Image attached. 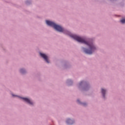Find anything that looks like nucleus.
<instances>
[{
	"instance_id": "9",
	"label": "nucleus",
	"mask_w": 125,
	"mask_h": 125,
	"mask_svg": "<svg viewBox=\"0 0 125 125\" xmlns=\"http://www.w3.org/2000/svg\"><path fill=\"white\" fill-rule=\"evenodd\" d=\"M83 82H81L80 83V85H82V84H83Z\"/></svg>"
},
{
	"instance_id": "11",
	"label": "nucleus",
	"mask_w": 125,
	"mask_h": 125,
	"mask_svg": "<svg viewBox=\"0 0 125 125\" xmlns=\"http://www.w3.org/2000/svg\"><path fill=\"white\" fill-rule=\"evenodd\" d=\"M77 102H78V103H80V100H77Z\"/></svg>"
},
{
	"instance_id": "6",
	"label": "nucleus",
	"mask_w": 125,
	"mask_h": 125,
	"mask_svg": "<svg viewBox=\"0 0 125 125\" xmlns=\"http://www.w3.org/2000/svg\"><path fill=\"white\" fill-rule=\"evenodd\" d=\"M101 91H102V93L103 94V96L104 98H105V93L106 92V90H105L104 89H102Z\"/></svg>"
},
{
	"instance_id": "8",
	"label": "nucleus",
	"mask_w": 125,
	"mask_h": 125,
	"mask_svg": "<svg viewBox=\"0 0 125 125\" xmlns=\"http://www.w3.org/2000/svg\"><path fill=\"white\" fill-rule=\"evenodd\" d=\"M120 22H121V23L124 24V23H125V19H122L121 21H120Z\"/></svg>"
},
{
	"instance_id": "10",
	"label": "nucleus",
	"mask_w": 125,
	"mask_h": 125,
	"mask_svg": "<svg viewBox=\"0 0 125 125\" xmlns=\"http://www.w3.org/2000/svg\"><path fill=\"white\" fill-rule=\"evenodd\" d=\"M83 106H85V105H86V104L83 103Z\"/></svg>"
},
{
	"instance_id": "2",
	"label": "nucleus",
	"mask_w": 125,
	"mask_h": 125,
	"mask_svg": "<svg viewBox=\"0 0 125 125\" xmlns=\"http://www.w3.org/2000/svg\"><path fill=\"white\" fill-rule=\"evenodd\" d=\"M46 23L48 26L53 27V28L58 32H64V28H62V27H61L60 25H57L51 21L46 20Z\"/></svg>"
},
{
	"instance_id": "4",
	"label": "nucleus",
	"mask_w": 125,
	"mask_h": 125,
	"mask_svg": "<svg viewBox=\"0 0 125 125\" xmlns=\"http://www.w3.org/2000/svg\"><path fill=\"white\" fill-rule=\"evenodd\" d=\"M21 99H23L25 102H27V103H28V104H30V105H33V103L32 102H31V100L27 98H21Z\"/></svg>"
},
{
	"instance_id": "7",
	"label": "nucleus",
	"mask_w": 125,
	"mask_h": 125,
	"mask_svg": "<svg viewBox=\"0 0 125 125\" xmlns=\"http://www.w3.org/2000/svg\"><path fill=\"white\" fill-rule=\"evenodd\" d=\"M20 72H21V73L24 74V73H25V70L23 69H21L20 70Z\"/></svg>"
},
{
	"instance_id": "1",
	"label": "nucleus",
	"mask_w": 125,
	"mask_h": 125,
	"mask_svg": "<svg viewBox=\"0 0 125 125\" xmlns=\"http://www.w3.org/2000/svg\"><path fill=\"white\" fill-rule=\"evenodd\" d=\"M70 37L79 42H81V43H84V44H86V45L88 46L89 49H86L83 48L84 52H85L87 54H92V52L95 50V46H94L93 43L92 42L86 41L84 38H83V37L78 36L76 35H70Z\"/></svg>"
},
{
	"instance_id": "3",
	"label": "nucleus",
	"mask_w": 125,
	"mask_h": 125,
	"mask_svg": "<svg viewBox=\"0 0 125 125\" xmlns=\"http://www.w3.org/2000/svg\"><path fill=\"white\" fill-rule=\"evenodd\" d=\"M40 55L42 58H43V59H44L47 63H49V62L48 61V57H47V56H46V55L40 53Z\"/></svg>"
},
{
	"instance_id": "5",
	"label": "nucleus",
	"mask_w": 125,
	"mask_h": 125,
	"mask_svg": "<svg viewBox=\"0 0 125 125\" xmlns=\"http://www.w3.org/2000/svg\"><path fill=\"white\" fill-rule=\"evenodd\" d=\"M66 123L68 125H73V121L70 119L67 120Z\"/></svg>"
}]
</instances>
